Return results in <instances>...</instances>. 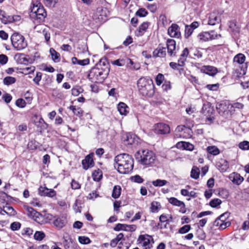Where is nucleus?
Segmentation results:
<instances>
[{
	"label": "nucleus",
	"mask_w": 249,
	"mask_h": 249,
	"mask_svg": "<svg viewBox=\"0 0 249 249\" xmlns=\"http://www.w3.org/2000/svg\"><path fill=\"white\" fill-rule=\"evenodd\" d=\"M201 71L210 76L215 75L218 72L216 68L211 66H204L202 67Z\"/></svg>",
	"instance_id": "nucleus-26"
},
{
	"label": "nucleus",
	"mask_w": 249,
	"mask_h": 249,
	"mask_svg": "<svg viewBox=\"0 0 249 249\" xmlns=\"http://www.w3.org/2000/svg\"><path fill=\"white\" fill-rule=\"evenodd\" d=\"M229 216L230 213L226 212L220 215L218 218L223 221V222H230L229 221H227V219L229 218Z\"/></svg>",
	"instance_id": "nucleus-62"
},
{
	"label": "nucleus",
	"mask_w": 249,
	"mask_h": 249,
	"mask_svg": "<svg viewBox=\"0 0 249 249\" xmlns=\"http://www.w3.org/2000/svg\"><path fill=\"white\" fill-rule=\"evenodd\" d=\"M35 29L37 32L41 33L44 36L45 40L48 42L50 39V29L45 25L40 24L36 25Z\"/></svg>",
	"instance_id": "nucleus-13"
},
{
	"label": "nucleus",
	"mask_w": 249,
	"mask_h": 249,
	"mask_svg": "<svg viewBox=\"0 0 249 249\" xmlns=\"http://www.w3.org/2000/svg\"><path fill=\"white\" fill-rule=\"evenodd\" d=\"M244 106L243 104L239 102H236L233 103V104H230V108H236L238 109H241L244 107Z\"/></svg>",
	"instance_id": "nucleus-60"
},
{
	"label": "nucleus",
	"mask_w": 249,
	"mask_h": 249,
	"mask_svg": "<svg viewBox=\"0 0 249 249\" xmlns=\"http://www.w3.org/2000/svg\"><path fill=\"white\" fill-rule=\"evenodd\" d=\"M137 137L132 134H126L123 136V141L125 144L131 145L137 142Z\"/></svg>",
	"instance_id": "nucleus-23"
},
{
	"label": "nucleus",
	"mask_w": 249,
	"mask_h": 249,
	"mask_svg": "<svg viewBox=\"0 0 249 249\" xmlns=\"http://www.w3.org/2000/svg\"><path fill=\"white\" fill-rule=\"evenodd\" d=\"M13 46L17 51H21L27 46V43L25 38L21 35L15 33L11 36Z\"/></svg>",
	"instance_id": "nucleus-6"
},
{
	"label": "nucleus",
	"mask_w": 249,
	"mask_h": 249,
	"mask_svg": "<svg viewBox=\"0 0 249 249\" xmlns=\"http://www.w3.org/2000/svg\"><path fill=\"white\" fill-rule=\"evenodd\" d=\"M66 223V220L63 217H58L53 221L54 226L58 229L63 228Z\"/></svg>",
	"instance_id": "nucleus-38"
},
{
	"label": "nucleus",
	"mask_w": 249,
	"mask_h": 249,
	"mask_svg": "<svg viewBox=\"0 0 249 249\" xmlns=\"http://www.w3.org/2000/svg\"><path fill=\"white\" fill-rule=\"evenodd\" d=\"M216 167L221 172H225L229 168V165L228 161L221 159L216 163Z\"/></svg>",
	"instance_id": "nucleus-25"
},
{
	"label": "nucleus",
	"mask_w": 249,
	"mask_h": 249,
	"mask_svg": "<svg viewBox=\"0 0 249 249\" xmlns=\"http://www.w3.org/2000/svg\"><path fill=\"white\" fill-rule=\"evenodd\" d=\"M219 87V84H209L206 85V88L209 90L216 91Z\"/></svg>",
	"instance_id": "nucleus-53"
},
{
	"label": "nucleus",
	"mask_w": 249,
	"mask_h": 249,
	"mask_svg": "<svg viewBox=\"0 0 249 249\" xmlns=\"http://www.w3.org/2000/svg\"><path fill=\"white\" fill-rule=\"evenodd\" d=\"M18 58V59H19V60H18V62L19 63H25L28 62L27 59L24 57V54H18L16 55L15 58Z\"/></svg>",
	"instance_id": "nucleus-55"
},
{
	"label": "nucleus",
	"mask_w": 249,
	"mask_h": 249,
	"mask_svg": "<svg viewBox=\"0 0 249 249\" xmlns=\"http://www.w3.org/2000/svg\"><path fill=\"white\" fill-rule=\"evenodd\" d=\"M117 108L120 114L122 115H126L128 113V107L124 103H120L118 105Z\"/></svg>",
	"instance_id": "nucleus-34"
},
{
	"label": "nucleus",
	"mask_w": 249,
	"mask_h": 249,
	"mask_svg": "<svg viewBox=\"0 0 249 249\" xmlns=\"http://www.w3.org/2000/svg\"><path fill=\"white\" fill-rule=\"evenodd\" d=\"M246 59L245 56L242 53H238L233 58V63L236 64H243Z\"/></svg>",
	"instance_id": "nucleus-36"
},
{
	"label": "nucleus",
	"mask_w": 249,
	"mask_h": 249,
	"mask_svg": "<svg viewBox=\"0 0 249 249\" xmlns=\"http://www.w3.org/2000/svg\"><path fill=\"white\" fill-rule=\"evenodd\" d=\"M22 73L27 74L33 72L35 71V67L34 66L26 67L22 70Z\"/></svg>",
	"instance_id": "nucleus-58"
},
{
	"label": "nucleus",
	"mask_w": 249,
	"mask_h": 249,
	"mask_svg": "<svg viewBox=\"0 0 249 249\" xmlns=\"http://www.w3.org/2000/svg\"><path fill=\"white\" fill-rule=\"evenodd\" d=\"M177 146L178 148H182L184 150L192 151L194 149V145L192 143L185 142H180L177 143Z\"/></svg>",
	"instance_id": "nucleus-28"
},
{
	"label": "nucleus",
	"mask_w": 249,
	"mask_h": 249,
	"mask_svg": "<svg viewBox=\"0 0 249 249\" xmlns=\"http://www.w3.org/2000/svg\"><path fill=\"white\" fill-rule=\"evenodd\" d=\"M78 241L81 244H88L91 242L90 239L85 236H79Z\"/></svg>",
	"instance_id": "nucleus-48"
},
{
	"label": "nucleus",
	"mask_w": 249,
	"mask_h": 249,
	"mask_svg": "<svg viewBox=\"0 0 249 249\" xmlns=\"http://www.w3.org/2000/svg\"><path fill=\"white\" fill-rule=\"evenodd\" d=\"M112 64L114 65H116L118 66H123L124 65H126V59L124 60L123 59H117L115 61H112Z\"/></svg>",
	"instance_id": "nucleus-50"
},
{
	"label": "nucleus",
	"mask_w": 249,
	"mask_h": 249,
	"mask_svg": "<svg viewBox=\"0 0 249 249\" xmlns=\"http://www.w3.org/2000/svg\"><path fill=\"white\" fill-rule=\"evenodd\" d=\"M126 67L132 70H138L140 69V64L134 63L130 59H126Z\"/></svg>",
	"instance_id": "nucleus-35"
},
{
	"label": "nucleus",
	"mask_w": 249,
	"mask_h": 249,
	"mask_svg": "<svg viewBox=\"0 0 249 249\" xmlns=\"http://www.w3.org/2000/svg\"><path fill=\"white\" fill-rule=\"evenodd\" d=\"M238 147L243 150H249V142L244 141L240 142L238 144Z\"/></svg>",
	"instance_id": "nucleus-47"
},
{
	"label": "nucleus",
	"mask_w": 249,
	"mask_h": 249,
	"mask_svg": "<svg viewBox=\"0 0 249 249\" xmlns=\"http://www.w3.org/2000/svg\"><path fill=\"white\" fill-rule=\"evenodd\" d=\"M18 18H19V17L17 16L14 17L8 16L4 11L0 10V20L4 24L12 22L16 20H18Z\"/></svg>",
	"instance_id": "nucleus-17"
},
{
	"label": "nucleus",
	"mask_w": 249,
	"mask_h": 249,
	"mask_svg": "<svg viewBox=\"0 0 249 249\" xmlns=\"http://www.w3.org/2000/svg\"><path fill=\"white\" fill-rule=\"evenodd\" d=\"M161 209V205L159 202L153 201L151 204V211L152 213H157Z\"/></svg>",
	"instance_id": "nucleus-41"
},
{
	"label": "nucleus",
	"mask_w": 249,
	"mask_h": 249,
	"mask_svg": "<svg viewBox=\"0 0 249 249\" xmlns=\"http://www.w3.org/2000/svg\"><path fill=\"white\" fill-rule=\"evenodd\" d=\"M137 242L142 249H151L154 243L152 236L147 234L139 235Z\"/></svg>",
	"instance_id": "nucleus-8"
},
{
	"label": "nucleus",
	"mask_w": 249,
	"mask_h": 249,
	"mask_svg": "<svg viewBox=\"0 0 249 249\" xmlns=\"http://www.w3.org/2000/svg\"><path fill=\"white\" fill-rule=\"evenodd\" d=\"M213 225L214 226L218 227L220 230H224L230 226L231 222H223V221L217 218L214 221Z\"/></svg>",
	"instance_id": "nucleus-27"
},
{
	"label": "nucleus",
	"mask_w": 249,
	"mask_h": 249,
	"mask_svg": "<svg viewBox=\"0 0 249 249\" xmlns=\"http://www.w3.org/2000/svg\"><path fill=\"white\" fill-rule=\"evenodd\" d=\"M153 55L155 57H163L166 55V49L164 47L159 46L153 52Z\"/></svg>",
	"instance_id": "nucleus-30"
},
{
	"label": "nucleus",
	"mask_w": 249,
	"mask_h": 249,
	"mask_svg": "<svg viewBox=\"0 0 249 249\" xmlns=\"http://www.w3.org/2000/svg\"><path fill=\"white\" fill-rule=\"evenodd\" d=\"M136 159L139 164L144 167L152 166L157 162L156 154L153 151L148 150L138 151Z\"/></svg>",
	"instance_id": "nucleus-2"
},
{
	"label": "nucleus",
	"mask_w": 249,
	"mask_h": 249,
	"mask_svg": "<svg viewBox=\"0 0 249 249\" xmlns=\"http://www.w3.org/2000/svg\"><path fill=\"white\" fill-rule=\"evenodd\" d=\"M93 155V153H90L87 155L85 159L82 160V164L85 170H88L89 168H91L94 166Z\"/></svg>",
	"instance_id": "nucleus-16"
},
{
	"label": "nucleus",
	"mask_w": 249,
	"mask_h": 249,
	"mask_svg": "<svg viewBox=\"0 0 249 249\" xmlns=\"http://www.w3.org/2000/svg\"><path fill=\"white\" fill-rule=\"evenodd\" d=\"M16 79L15 77L12 76H7L3 79V83L5 85H10L15 83Z\"/></svg>",
	"instance_id": "nucleus-46"
},
{
	"label": "nucleus",
	"mask_w": 249,
	"mask_h": 249,
	"mask_svg": "<svg viewBox=\"0 0 249 249\" xmlns=\"http://www.w3.org/2000/svg\"><path fill=\"white\" fill-rule=\"evenodd\" d=\"M194 31L193 29L191 28L189 25L185 26V36L186 38H188L193 33Z\"/></svg>",
	"instance_id": "nucleus-56"
},
{
	"label": "nucleus",
	"mask_w": 249,
	"mask_h": 249,
	"mask_svg": "<svg viewBox=\"0 0 249 249\" xmlns=\"http://www.w3.org/2000/svg\"><path fill=\"white\" fill-rule=\"evenodd\" d=\"M57 0H44V4L48 7H54Z\"/></svg>",
	"instance_id": "nucleus-59"
},
{
	"label": "nucleus",
	"mask_w": 249,
	"mask_h": 249,
	"mask_svg": "<svg viewBox=\"0 0 249 249\" xmlns=\"http://www.w3.org/2000/svg\"><path fill=\"white\" fill-rule=\"evenodd\" d=\"M114 167L118 171L123 174H128L133 169V159L127 154L117 155L114 159Z\"/></svg>",
	"instance_id": "nucleus-1"
},
{
	"label": "nucleus",
	"mask_w": 249,
	"mask_h": 249,
	"mask_svg": "<svg viewBox=\"0 0 249 249\" xmlns=\"http://www.w3.org/2000/svg\"><path fill=\"white\" fill-rule=\"evenodd\" d=\"M21 224L19 222H14L10 225L11 230L15 231L18 230L21 227Z\"/></svg>",
	"instance_id": "nucleus-52"
},
{
	"label": "nucleus",
	"mask_w": 249,
	"mask_h": 249,
	"mask_svg": "<svg viewBox=\"0 0 249 249\" xmlns=\"http://www.w3.org/2000/svg\"><path fill=\"white\" fill-rule=\"evenodd\" d=\"M168 34L172 37L179 38L180 32L178 26L176 24H172L168 28Z\"/></svg>",
	"instance_id": "nucleus-18"
},
{
	"label": "nucleus",
	"mask_w": 249,
	"mask_h": 249,
	"mask_svg": "<svg viewBox=\"0 0 249 249\" xmlns=\"http://www.w3.org/2000/svg\"><path fill=\"white\" fill-rule=\"evenodd\" d=\"M71 63L74 65L78 64L84 66L89 63V59L86 58L83 60H79L76 57H73L71 58Z\"/></svg>",
	"instance_id": "nucleus-32"
},
{
	"label": "nucleus",
	"mask_w": 249,
	"mask_h": 249,
	"mask_svg": "<svg viewBox=\"0 0 249 249\" xmlns=\"http://www.w3.org/2000/svg\"><path fill=\"white\" fill-rule=\"evenodd\" d=\"M221 37L220 34L214 31L202 32L197 36V39L199 42L203 43L212 40L218 39Z\"/></svg>",
	"instance_id": "nucleus-7"
},
{
	"label": "nucleus",
	"mask_w": 249,
	"mask_h": 249,
	"mask_svg": "<svg viewBox=\"0 0 249 249\" xmlns=\"http://www.w3.org/2000/svg\"><path fill=\"white\" fill-rule=\"evenodd\" d=\"M200 171L198 168L194 166L191 172V178L194 179H197L199 176Z\"/></svg>",
	"instance_id": "nucleus-45"
},
{
	"label": "nucleus",
	"mask_w": 249,
	"mask_h": 249,
	"mask_svg": "<svg viewBox=\"0 0 249 249\" xmlns=\"http://www.w3.org/2000/svg\"><path fill=\"white\" fill-rule=\"evenodd\" d=\"M167 181L164 179H158L156 180H153L152 184L155 187H162L167 183Z\"/></svg>",
	"instance_id": "nucleus-44"
},
{
	"label": "nucleus",
	"mask_w": 249,
	"mask_h": 249,
	"mask_svg": "<svg viewBox=\"0 0 249 249\" xmlns=\"http://www.w3.org/2000/svg\"><path fill=\"white\" fill-rule=\"evenodd\" d=\"M122 188L119 185H115L114 186L112 193V196L114 198H118L121 195Z\"/></svg>",
	"instance_id": "nucleus-39"
},
{
	"label": "nucleus",
	"mask_w": 249,
	"mask_h": 249,
	"mask_svg": "<svg viewBox=\"0 0 249 249\" xmlns=\"http://www.w3.org/2000/svg\"><path fill=\"white\" fill-rule=\"evenodd\" d=\"M45 237V234L42 231H37L34 234V238L38 241L42 240Z\"/></svg>",
	"instance_id": "nucleus-49"
},
{
	"label": "nucleus",
	"mask_w": 249,
	"mask_h": 249,
	"mask_svg": "<svg viewBox=\"0 0 249 249\" xmlns=\"http://www.w3.org/2000/svg\"><path fill=\"white\" fill-rule=\"evenodd\" d=\"M147 14V12L144 8H141L136 12V15L140 17H145Z\"/></svg>",
	"instance_id": "nucleus-63"
},
{
	"label": "nucleus",
	"mask_w": 249,
	"mask_h": 249,
	"mask_svg": "<svg viewBox=\"0 0 249 249\" xmlns=\"http://www.w3.org/2000/svg\"><path fill=\"white\" fill-rule=\"evenodd\" d=\"M153 129L155 133L160 134H167L170 131L169 125L164 123L155 124L153 126Z\"/></svg>",
	"instance_id": "nucleus-11"
},
{
	"label": "nucleus",
	"mask_w": 249,
	"mask_h": 249,
	"mask_svg": "<svg viewBox=\"0 0 249 249\" xmlns=\"http://www.w3.org/2000/svg\"><path fill=\"white\" fill-rule=\"evenodd\" d=\"M208 152L213 155H217L219 154L220 151L219 149L215 146H209L207 148Z\"/></svg>",
	"instance_id": "nucleus-42"
},
{
	"label": "nucleus",
	"mask_w": 249,
	"mask_h": 249,
	"mask_svg": "<svg viewBox=\"0 0 249 249\" xmlns=\"http://www.w3.org/2000/svg\"><path fill=\"white\" fill-rule=\"evenodd\" d=\"M221 21V14L217 11L211 13L208 16V24L214 25Z\"/></svg>",
	"instance_id": "nucleus-12"
},
{
	"label": "nucleus",
	"mask_w": 249,
	"mask_h": 249,
	"mask_svg": "<svg viewBox=\"0 0 249 249\" xmlns=\"http://www.w3.org/2000/svg\"><path fill=\"white\" fill-rule=\"evenodd\" d=\"M47 16L46 12L41 3L38 1H34L31 7L30 16L37 22L42 21Z\"/></svg>",
	"instance_id": "nucleus-4"
},
{
	"label": "nucleus",
	"mask_w": 249,
	"mask_h": 249,
	"mask_svg": "<svg viewBox=\"0 0 249 249\" xmlns=\"http://www.w3.org/2000/svg\"><path fill=\"white\" fill-rule=\"evenodd\" d=\"M193 51L194 48L193 47H191L189 49L187 48H185L183 49L180 54V58H179V64L181 67L184 66L187 56L189 55V53H192Z\"/></svg>",
	"instance_id": "nucleus-21"
},
{
	"label": "nucleus",
	"mask_w": 249,
	"mask_h": 249,
	"mask_svg": "<svg viewBox=\"0 0 249 249\" xmlns=\"http://www.w3.org/2000/svg\"><path fill=\"white\" fill-rule=\"evenodd\" d=\"M175 133L176 137L178 138L187 139L192 137L193 131L190 127L181 125L177 126Z\"/></svg>",
	"instance_id": "nucleus-10"
},
{
	"label": "nucleus",
	"mask_w": 249,
	"mask_h": 249,
	"mask_svg": "<svg viewBox=\"0 0 249 249\" xmlns=\"http://www.w3.org/2000/svg\"><path fill=\"white\" fill-rule=\"evenodd\" d=\"M16 105L21 108L24 107L26 106V102L23 99H18L16 102Z\"/></svg>",
	"instance_id": "nucleus-64"
},
{
	"label": "nucleus",
	"mask_w": 249,
	"mask_h": 249,
	"mask_svg": "<svg viewBox=\"0 0 249 249\" xmlns=\"http://www.w3.org/2000/svg\"><path fill=\"white\" fill-rule=\"evenodd\" d=\"M139 92L143 96L152 97L154 94V85L153 80L146 77L140 78L137 82Z\"/></svg>",
	"instance_id": "nucleus-3"
},
{
	"label": "nucleus",
	"mask_w": 249,
	"mask_h": 249,
	"mask_svg": "<svg viewBox=\"0 0 249 249\" xmlns=\"http://www.w3.org/2000/svg\"><path fill=\"white\" fill-rule=\"evenodd\" d=\"M169 202L172 205L180 207V212L182 213L186 212L185 204L183 202L178 200L175 197H171L169 199Z\"/></svg>",
	"instance_id": "nucleus-24"
},
{
	"label": "nucleus",
	"mask_w": 249,
	"mask_h": 249,
	"mask_svg": "<svg viewBox=\"0 0 249 249\" xmlns=\"http://www.w3.org/2000/svg\"><path fill=\"white\" fill-rule=\"evenodd\" d=\"M131 180L134 182L141 183L143 181V179L139 175H135L131 178Z\"/></svg>",
	"instance_id": "nucleus-61"
},
{
	"label": "nucleus",
	"mask_w": 249,
	"mask_h": 249,
	"mask_svg": "<svg viewBox=\"0 0 249 249\" xmlns=\"http://www.w3.org/2000/svg\"><path fill=\"white\" fill-rule=\"evenodd\" d=\"M191 229V226L189 225H186L179 229L178 232L181 234H184L188 232Z\"/></svg>",
	"instance_id": "nucleus-54"
},
{
	"label": "nucleus",
	"mask_w": 249,
	"mask_h": 249,
	"mask_svg": "<svg viewBox=\"0 0 249 249\" xmlns=\"http://www.w3.org/2000/svg\"><path fill=\"white\" fill-rule=\"evenodd\" d=\"M168 53L170 56H174L176 53V41L172 39H168L166 42Z\"/></svg>",
	"instance_id": "nucleus-22"
},
{
	"label": "nucleus",
	"mask_w": 249,
	"mask_h": 249,
	"mask_svg": "<svg viewBox=\"0 0 249 249\" xmlns=\"http://www.w3.org/2000/svg\"><path fill=\"white\" fill-rule=\"evenodd\" d=\"M202 113L207 117V119L211 123L213 121L214 118L211 116L213 112V108L209 103L204 104L202 108Z\"/></svg>",
	"instance_id": "nucleus-15"
},
{
	"label": "nucleus",
	"mask_w": 249,
	"mask_h": 249,
	"mask_svg": "<svg viewBox=\"0 0 249 249\" xmlns=\"http://www.w3.org/2000/svg\"><path fill=\"white\" fill-rule=\"evenodd\" d=\"M69 108L72 110L75 115L79 117H82L83 115L84 111L80 107H78L75 106H71L69 107Z\"/></svg>",
	"instance_id": "nucleus-37"
},
{
	"label": "nucleus",
	"mask_w": 249,
	"mask_h": 249,
	"mask_svg": "<svg viewBox=\"0 0 249 249\" xmlns=\"http://www.w3.org/2000/svg\"><path fill=\"white\" fill-rule=\"evenodd\" d=\"M108 11L106 8L100 7L97 8L92 16L96 22H104L106 21Z\"/></svg>",
	"instance_id": "nucleus-9"
},
{
	"label": "nucleus",
	"mask_w": 249,
	"mask_h": 249,
	"mask_svg": "<svg viewBox=\"0 0 249 249\" xmlns=\"http://www.w3.org/2000/svg\"><path fill=\"white\" fill-rule=\"evenodd\" d=\"M221 200L218 198H215L212 200L210 202V205L213 208H215L221 204Z\"/></svg>",
	"instance_id": "nucleus-51"
},
{
	"label": "nucleus",
	"mask_w": 249,
	"mask_h": 249,
	"mask_svg": "<svg viewBox=\"0 0 249 249\" xmlns=\"http://www.w3.org/2000/svg\"><path fill=\"white\" fill-rule=\"evenodd\" d=\"M229 179L234 184L240 185L244 181V178L236 172L230 174L228 177Z\"/></svg>",
	"instance_id": "nucleus-19"
},
{
	"label": "nucleus",
	"mask_w": 249,
	"mask_h": 249,
	"mask_svg": "<svg viewBox=\"0 0 249 249\" xmlns=\"http://www.w3.org/2000/svg\"><path fill=\"white\" fill-rule=\"evenodd\" d=\"M108 71L102 68L94 67L89 74V78L92 82L101 83L107 77Z\"/></svg>",
	"instance_id": "nucleus-5"
},
{
	"label": "nucleus",
	"mask_w": 249,
	"mask_h": 249,
	"mask_svg": "<svg viewBox=\"0 0 249 249\" xmlns=\"http://www.w3.org/2000/svg\"><path fill=\"white\" fill-rule=\"evenodd\" d=\"M50 53L52 59L54 62H58L60 61V54L54 49L51 48L50 49Z\"/></svg>",
	"instance_id": "nucleus-40"
},
{
	"label": "nucleus",
	"mask_w": 249,
	"mask_h": 249,
	"mask_svg": "<svg viewBox=\"0 0 249 249\" xmlns=\"http://www.w3.org/2000/svg\"><path fill=\"white\" fill-rule=\"evenodd\" d=\"M2 210L3 214L5 213L9 216H14L17 214V212L14 209L9 205L3 206V208H2Z\"/></svg>",
	"instance_id": "nucleus-31"
},
{
	"label": "nucleus",
	"mask_w": 249,
	"mask_h": 249,
	"mask_svg": "<svg viewBox=\"0 0 249 249\" xmlns=\"http://www.w3.org/2000/svg\"><path fill=\"white\" fill-rule=\"evenodd\" d=\"M149 26V23L147 22L142 23L136 31L135 34L137 36H142L146 32V30Z\"/></svg>",
	"instance_id": "nucleus-29"
},
{
	"label": "nucleus",
	"mask_w": 249,
	"mask_h": 249,
	"mask_svg": "<svg viewBox=\"0 0 249 249\" xmlns=\"http://www.w3.org/2000/svg\"><path fill=\"white\" fill-rule=\"evenodd\" d=\"M94 180L98 181L102 178V172L99 170H96L93 171L92 175Z\"/></svg>",
	"instance_id": "nucleus-43"
},
{
	"label": "nucleus",
	"mask_w": 249,
	"mask_h": 249,
	"mask_svg": "<svg viewBox=\"0 0 249 249\" xmlns=\"http://www.w3.org/2000/svg\"><path fill=\"white\" fill-rule=\"evenodd\" d=\"M38 194L42 196L53 197L56 196V192L52 189H49L45 186H40L38 188Z\"/></svg>",
	"instance_id": "nucleus-14"
},
{
	"label": "nucleus",
	"mask_w": 249,
	"mask_h": 249,
	"mask_svg": "<svg viewBox=\"0 0 249 249\" xmlns=\"http://www.w3.org/2000/svg\"><path fill=\"white\" fill-rule=\"evenodd\" d=\"M229 28L234 35L239 33L240 31V27L234 21H231L229 22Z\"/></svg>",
	"instance_id": "nucleus-33"
},
{
	"label": "nucleus",
	"mask_w": 249,
	"mask_h": 249,
	"mask_svg": "<svg viewBox=\"0 0 249 249\" xmlns=\"http://www.w3.org/2000/svg\"><path fill=\"white\" fill-rule=\"evenodd\" d=\"M164 79V76L162 74H158L156 78V82L157 85L158 86H160L162 83Z\"/></svg>",
	"instance_id": "nucleus-57"
},
{
	"label": "nucleus",
	"mask_w": 249,
	"mask_h": 249,
	"mask_svg": "<svg viewBox=\"0 0 249 249\" xmlns=\"http://www.w3.org/2000/svg\"><path fill=\"white\" fill-rule=\"evenodd\" d=\"M216 109L219 113L221 115L228 114L229 112H231L230 108V104L226 102H223L218 104L216 106Z\"/></svg>",
	"instance_id": "nucleus-20"
}]
</instances>
